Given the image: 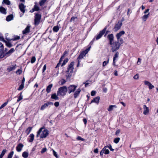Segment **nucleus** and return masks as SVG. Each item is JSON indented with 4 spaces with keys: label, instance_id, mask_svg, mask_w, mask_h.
<instances>
[{
    "label": "nucleus",
    "instance_id": "nucleus-1",
    "mask_svg": "<svg viewBox=\"0 0 158 158\" xmlns=\"http://www.w3.org/2000/svg\"><path fill=\"white\" fill-rule=\"evenodd\" d=\"M74 61L72 62L68 65L67 69L66 72V78L67 80L70 79L73 72L74 67Z\"/></svg>",
    "mask_w": 158,
    "mask_h": 158
},
{
    "label": "nucleus",
    "instance_id": "nucleus-2",
    "mask_svg": "<svg viewBox=\"0 0 158 158\" xmlns=\"http://www.w3.org/2000/svg\"><path fill=\"white\" fill-rule=\"evenodd\" d=\"M48 135V131L43 127L41 128L38 131L36 137L40 136L41 138H45Z\"/></svg>",
    "mask_w": 158,
    "mask_h": 158
},
{
    "label": "nucleus",
    "instance_id": "nucleus-3",
    "mask_svg": "<svg viewBox=\"0 0 158 158\" xmlns=\"http://www.w3.org/2000/svg\"><path fill=\"white\" fill-rule=\"evenodd\" d=\"M110 44L111 45V50L112 52H114L118 50L121 45V44H120L118 40L117 41L113 42L111 44Z\"/></svg>",
    "mask_w": 158,
    "mask_h": 158
},
{
    "label": "nucleus",
    "instance_id": "nucleus-4",
    "mask_svg": "<svg viewBox=\"0 0 158 158\" xmlns=\"http://www.w3.org/2000/svg\"><path fill=\"white\" fill-rule=\"evenodd\" d=\"M67 92V87L66 86H63L60 87L57 92V95L64 96Z\"/></svg>",
    "mask_w": 158,
    "mask_h": 158
},
{
    "label": "nucleus",
    "instance_id": "nucleus-5",
    "mask_svg": "<svg viewBox=\"0 0 158 158\" xmlns=\"http://www.w3.org/2000/svg\"><path fill=\"white\" fill-rule=\"evenodd\" d=\"M91 48V46L89 47L87 49L84 51H82L81 52L77 58V60H81L83 59L86 55L88 53L90 50Z\"/></svg>",
    "mask_w": 158,
    "mask_h": 158
},
{
    "label": "nucleus",
    "instance_id": "nucleus-6",
    "mask_svg": "<svg viewBox=\"0 0 158 158\" xmlns=\"http://www.w3.org/2000/svg\"><path fill=\"white\" fill-rule=\"evenodd\" d=\"M106 29V27H105L102 30L100 31L99 33L97 34L95 37L96 40H98L102 36V35L105 33Z\"/></svg>",
    "mask_w": 158,
    "mask_h": 158
},
{
    "label": "nucleus",
    "instance_id": "nucleus-7",
    "mask_svg": "<svg viewBox=\"0 0 158 158\" xmlns=\"http://www.w3.org/2000/svg\"><path fill=\"white\" fill-rule=\"evenodd\" d=\"M77 86L75 85H71L67 87V92L70 94L72 92H74L76 90Z\"/></svg>",
    "mask_w": 158,
    "mask_h": 158
},
{
    "label": "nucleus",
    "instance_id": "nucleus-8",
    "mask_svg": "<svg viewBox=\"0 0 158 158\" xmlns=\"http://www.w3.org/2000/svg\"><path fill=\"white\" fill-rule=\"evenodd\" d=\"M41 18V15L39 14H36L35 17V24L38 25L40 23Z\"/></svg>",
    "mask_w": 158,
    "mask_h": 158
},
{
    "label": "nucleus",
    "instance_id": "nucleus-9",
    "mask_svg": "<svg viewBox=\"0 0 158 158\" xmlns=\"http://www.w3.org/2000/svg\"><path fill=\"white\" fill-rule=\"evenodd\" d=\"M122 25V23L120 21H118V23L116 24L115 26L114 27L115 31H117L121 27Z\"/></svg>",
    "mask_w": 158,
    "mask_h": 158
},
{
    "label": "nucleus",
    "instance_id": "nucleus-10",
    "mask_svg": "<svg viewBox=\"0 0 158 158\" xmlns=\"http://www.w3.org/2000/svg\"><path fill=\"white\" fill-rule=\"evenodd\" d=\"M119 56V52H116L114 56L113 59V64L114 66H115V63H116V60L118 58Z\"/></svg>",
    "mask_w": 158,
    "mask_h": 158
},
{
    "label": "nucleus",
    "instance_id": "nucleus-11",
    "mask_svg": "<svg viewBox=\"0 0 158 158\" xmlns=\"http://www.w3.org/2000/svg\"><path fill=\"white\" fill-rule=\"evenodd\" d=\"M19 7L20 11L24 14L25 11V9L26 7V6H24V4L23 3H21L19 4Z\"/></svg>",
    "mask_w": 158,
    "mask_h": 158
},
{
    "label": "nucleus",
    "instance_id": "nucleus-12",
    "mask_svg": "<svg viewBox=\"0 0 158 158\" xmlns=\"http://www.w3.org/2000/svg\"><path fill=\"white\" fill-rule=\"evenodd\" d=\"M107 38L108 39L109 41V44H111L113 42L114 39V35L112 34H109L107 35Z\"/></svg>",
    "mask_w": 158,
    "mask_h": 158
},
{
    "label": "nucleus",
    "instance_id": "nucleus-13",
    "mask_svg": "<svg viewBox=\"0 0 158 158\" xmlns=\"http://www.w3.org/2000/svg\"><path fill=\"white\" fill-rule=\"evenodd\" d=\"M81 91V89L80 88H79L77 89V90L74 92L73 94V96L74 98H76L79 96Z\"/></svg>",
    "mask_w": 158,
    "mask_h": 158
},
{
    "label": "nucleus",
    "instance_id": "nucleus-14",
    "mask_svg": "<svg viewBox=\"0 0 158 158\" xmlns=\"http://www.w3.org/2000/svg\"><path fill=\"white\" fill-rule=\"evenodd\" d=\"M23 145L21 143H19L17 146L16 149L17 151L18 152H20L23 147Z\"/></svg>",
    "mask_w": 158,
    "mask_h": 158
},
{
    "label": "nucleus",
    "instance_id": "nucleus-15",
    "mask_svg": "<svg viewBox=\"0 0 158 158\" xmlns=\"http://www.w3.org/2000/svg\"><path fill=\"white\" fill-rule=\"evenodd\" d=\"M124 34L125 32L123 31H121L119 33H118L116 35V37L117 40L118 41V40L120 39V37Z\"/></svg>",
    "mask_w": 158,
    "mask_h": 158
},
{
    "label": "nucleus",
    "instance_id": "nucleus-16",
    "mask_svg": "<svg viewBox=\"0 0 158 158\" xmlns=\"http://www.w3.org/2000/svg\"><path fill=\"white\" fill-rule=\"evenodd\" d=\"M143 108L144 109L143 114L145 115L148 114L149 112L148 108L145 105H144Z\"/></svg>",
    "mask_w": 158,
    "mask_h": 158
},
{
    "label": "nucleus",
    "instance_id": "nucleus-17",
    "mask_svg": "<svg viewBox=\"0 0 158 158\" xmlns=\"http://www.w3.org/2000/svg\"><path fill=\"white\" fill-rule=\"evenodd\" d=\"M100 97L98 96L95 98L92 101H91L90 104L93 102L96 103L97 104L99 103L100 100Z\"/></svg>",
    "mask_w": 158,
    "mask_h": 158
},
{
    "label": "nucleus",
    "instance_id": "nucleus-18",
    "mask_svg": "<svg viewBox=\"0 0 158 158\" xmlns=\"http://www.w3.org/2000/svg\"><path fill=\"white\" fill-rule=\"evenodd\" d=\"M30 26L27 25L25 29V30L23 31V34H25L27 33H28L30 32Z\"/></svg>",
    "mask_w": 158,
    "mask_h": 158
},
{
    "label": "nucleus",
    "instance_id": "nucleus-19",
    "mask_svg": "<svg viewBox=\"0 0 158 158\" xmlns=\"http://www.w3.org/2000/svg\"><path fill=\"white\" fill-rule=\"evenodd\" d=\"M16 64L12 65L7 69V70L9 72L14 70L16 68Z\"/></svg>",
    "mask_w": 158,
    "mask_h": 158
},
{
    "label": "nucleus",
    "instance_id": "nucleus-20",
    "mask_svg": "<svg viewBox=\"0 0 158 158\" xmlns=\"http://www.w3.org/2000/svg\"><path fill=\"white\" fill-rule=\"evenodd\" d=\"M6 55V53H4L3 49V48L1 49L0 50V59L3 58Z\"/></svg>",
    "mask_w": 158,
    "mask_h": 158
},
{
    "label": "nucleus",
    "instance_id": "nucleus-21",
    "mask_svg": "<svg viewBox=\"0 0 158 158\" xmlns=\"http://www.w3.org/2000/svg\"><path fill=\"white\" fill-rule=\"evenodd\" d=\"M49 105V102H48L47 103H45L40 108V110H43L48 107V105Z\"/></svg>",
    "mask_w": 158,
    "mask_h": 158
},
{
    "label": "nucleus",
    "instance_id": "nucleus-22",
    "mask_svg": "<svg viewBox=\"0 0 158 158\" xmlns=\"http://www.w3.org/2000/svg\"><path fill=\"white\" fill-rule=\"evenodd\" d=\"M0 12L4 14H6V9L2 6L0 7Z\"/></svg>",
    "mask_w": 158,
    "mask_h": 158
},
{
    "label": "nucleus",
    "instance_id": "nucleus-23",
    "mask_svg": "<svg viewBox=\"0 0 158 158\" xmlns=\"http://www.w3.org/2000/svg\"><path fill=\"white\" fill-rule=\"evenodd\" d=\"M13 18V16L12 15H10L8 16L6 19L7 21H10L12 20Z\"/></svg>",
    "mask_w": 158,
    "mask_h": 158
},
{
    "label": "nucleus",
    "instance_id": "nucleus-24",
    "mask_svg": "<svg viewBox=\"0 0 158 158\" xmlns=\"http://www.w3.org/2000/svg\"><path fill=\"white\" fill-rule=\"evenodd\" d=\"M64 58V56H62L60 59L59 63L57 64V65L56 67L55 68H56L58 67L59 66L61 65V62L62 61V59Z\"/></svg>",
    "mask_w": 158,
    "mask_h": 158
},
{
    "label": "nucleus",
    "instance_id": "nucleus-25",
    "mask_svg": "<svg viewBox=\"0 0 158 158\" xmlns=\"http://www.w3.org/2000/svg\"><path fill=\"white\" fill-rule=\"evenodd\" d=\"M116 108L117 107V106L115 105H110L108 108L107 109V110L109 111H111L113 109V108Z\"/></svg>",
    "mask_w": 158,
    "mask_h": 158
},
{
    "label": "nucleus",
    "instance_id": "nucleus-26",
    "mask_svg": "<svg viewBox=\"0 0 158 158\" xmlns=\"http://www.w3.org/2000/svg\"><path fill=\"white\" fill-rule=\"evenodd\" d=\"M51 98L52 99H54L55 100H57L59 99V98L56 95V94H54L52 95Z\"/></svg>",
    "mask_w": 158,
    "mask_h": 158
},
{
    "label": "nucleus",
    "instance_id": "nucleus-27",
    "mask_svg": "<svg viewBox=\"0 0 158 158\" xmlns=\"http://www.w3.org/2000/svg\"><path fill=\"white\" fill-rule=\"evenodd\" d=\"M34 135L33 134H31L30 135V139L29 140L30 142H32L34 139Z\"/></svg>",
    "mask_w": 158,
    "mask_h": 158
},
{
    "label": "nucleus",
    "instance_id": "nucleus-28",
    "mask_svg": "<svg viewBox=\"0 0 158 158\" xmlns=\"http://www.w3.org/2000/svg\"><path fill=\"white\" fill-rule=\"evenodd\" d=\"M66 82V81L64 79H61L59 82V84L60 85H64Z\"/></svg>",
    "mask_w": 158,
    "mask_h": 158
},
{
    "label": "nucleus",
    "instance_id": "nucleus-29",
    "mask_svg": "<svg viewBox=\"0 0 158 158\" xmlns=\"http://www.w3.org/2000/svg\"><path fill=\"white\" fill-rule=\"evenodd\" d=\"M149 13H148V14L144 15L142 17V19L144 21L146 20L149 16Z\"/></svg>",
    "mask_w": 158,
    "mask_h": 158
},
{
    "label": "nucleus",
    "instance_id": "nucleus-30",
    "mask_svg": "<svg viewBox=\"0 0 158 158\" xmlns=\"http://www.w3.org/2000/svg\"><path fill=\"white\" fill-rule=\"evenodd\" d=\"M22 156L24 158H27L28 157V153L26 152H23Z\"/></svg>",
    "mask_w": 158,
    "mask_h": 158
},
{
    "label": "nucleus",
    "instance_id": "nucleus-31",
    "mask_svg": "<svg viewBox=\"0 0 158 158\" xmlns=\"http://www.w3.org/2000/svg\"><path fill=\"white\" fill-rule=\"evenodd\" d=\"M32 128L31 127H29L26 130L25 132L27 135H28L30 133L32 130Z\"/></svg>",
    "mask_w": 158,
    "mask_h": 158
},
{
    "label": "nucleus",
    "instance_id": "nucleus-32",
    "mask_svg": "<svg viewBox=\"0 0 158 158\" xmlns=\"http://www.w3.org/2000/svg\"><path fill=\"white\" fill-rule=\"evenodd\" d=\"M59 27L57 26H54L53 29V30L54 32H57L59 30Z\"/></svg>",
    "mask_w": 158,
    "mask_h": 158
},
{
    "label": "nucleus",
    "instance_id": "nucleus-33",
    "mask_svg": "<svg viewBox=\"0 0 158 158\" xmlns=\"http://www.w3.org/2000/svg\"><path fill=\"white\" fill-rule=\"evenodd\" d=\"M109 58H108L107 60L106 61H104L103 62L102 64V66L103 67H104L106 66L109 63Z\"/></svg>",
    "mask_w": 158,
    "mask_h": 158
},
{
    "label": "nucleus",
    "instance_id": "nucleus-34",
    "mask_svg": "<svg viewBox=\"0 0 158 158\" xmlns=\"http://www.w3.org/2000/svg\"><path fill=\"white\" fill-rule=\"evenodd\" d=\"M15 50L13 48H11L8 52L6 53V55L9 54H10L14 52Z\"/></svg>",
    "mask_w": 158,
    "mask_h": 158
},
{
    "label": "nucleus",
    "instance_id": "nucleus-35",
    "mask_svg": "<svg viewBox=\"0 0 158 158\" xmlns=\"http://www.w3.org/2000/svg\"><path fill=\"white\" fill-rule=\"evenodd\" d=\"M20 96H19L17 100V102H19L20 100H21L23 99V96H22V93H20L19 94Z\"/></svg>",
    "mask_w": 158,
    "mask_h": 158
},
{
    "label": "nucleus",
    "instance_id": "nucleus-36",
    "mask_svg": "<svg viewBox=\"0 0 158 158\" xmlns=\"http://www.w3.org/2000/svg\"><path fill=\"white\" fill-rule=\"evenodd\" d=\"M3 2L7 5H10V2L9 0H3L2 3Z\"/></svg>",
    "mask_w": 158,
    "mask_h": 158
},
{
    "label": "nucleus",
    "instance_id": "nucleus-37",
    "mask_svg": "<svg viewBox=\"0 0 158 158\" xmlns=\"http://www.w3.org/2000/svg\"><path fill=\"white\" fill-rule=\"evenodd\" d=\"M14 152H10L8 155L7 158H12L14 154Z\"/></svg>",
    "mask_w": 158,
    "mask_h": 158
},
{
    "label": "nucleus",
    "instance_id": "nucleus-38",
    "mask_svg": "<svg viewBox=\"0 0 158 158\" xmlns=\"http://www.w3.org/2000/svg\"><path fill=\"white\" fill-rule=\"evenodd\" d=\"M68 58H66L63 61V63L62 64L61 66L62 67L63 66L65 65V64L68 62Z\"/></svg>",
    "mask_w": 158,
    "mask_h": 158
},
{
    "label": "nucleus",
    "instance_id": "nucleus-39",
    "mask_svg": "<svg viewBox=\"0 0 158 158\" xmlns=\"http://www.w3.org/2000/svg\"><path fill=\"white\" fill-rule=\"evenodd\" d=\"M47 0H42L39 3L40 5V6H42L44 5V3Z\"/></svg>",
    "mask_w": 158,
    "mask_h": 158
},
{
    "label": "nucleus",
    "instance_id": "nucleus-40",
    "mask_svg": "<svg viewBox=\"0 0 158 158\" xmlns=\"http://www.w3.org/2000/svg\"><path fill=\"white\" fill-rule=\"evenodd\" d=\"M120 139L119 137H117L115 138L114 140V142L116 143H117L119 141Z\"/></svg>",
    "mask_w": 158,
    "mask_h": 158
},
{
    "label": "nucleus",
    "instance_id": "nucleus-41",
    "mask_svg": "<svg viewBox=\"0 0 158 158\" xmlns=\"http://www.w3.org/2000/svg\"><path fill=\"white\" fill-rule=\"evenodd\" d=\"M24 86V84H21V85L19 86V88L18 89V90H22Z\"/></svg>",
    "mask_w": 158,
    "mask_h": 158
},
{
    "label": "nucleus",
    "instance_id": "nucleus-42",
    "mask_svg": "<svg viewBox=\"0 0 158 158\" xmlns=\"http://www.w3.org/2000/svg\"><path fill=\"white\" fill-rule=\"evenodd\" d=\"M53 152L54 156L56 157V158H58V156L56 152L52 149H51Z\"/></svg>",
    "mask_w": 158,
    "mask_h": 158
},
{
    "label": "nucleus",
    "instance_id": "nucleus-43",
    "mask_svg": "<svg viewBox=\"0 0 158 158\" xmlns=\"http://www.w3.org/2000/svg\"><path fill=\"white\" fill-rule=\"evenodd\" d=\"M36 60L35 58V56H32L31 58V63H34Z\"/></svg>",
    "mask_w": 158,
    "mask_h": 158
},
{
    "label": "nucleus",
    "instance_id": "nucleus-44",
    "mask_svg": "<svg viewBox=\"0 0 158 158\" xmlns=\"http://www.w3.org/2000/svg\"><path fill=\"white\" fill-rule=\"evenodd\" d=\"M34 9L35 11H38L40 9L38 6L35 4L34 5Z\"/></svg>",
    "mask_w": 158,
    "mask_h": 158
},
{
    "label": "nucleus",
    "instance_id": "nucleus-45",
    "mask_svg": "<svg viewBox=\"0 0 158 158\" xmlns=\"http://www.w3.org/2000/svg\"><path fill=\"white\" fill-rule=\"evenodd\" d=\"M22 73V70L20 69H18L16 71V73L17 74L20 75Z\"/></svg>",
    "mask_w": 158,
    "mask_h": 158
},
{
    "label": "nucleus",
    "instance_id": "nucleus-46",
    "mask_svg": "<svg viewBox=\"0 0 158 158\" xmlns=\"http://www.w3.org/2000/svg\"><path fill=\"white\" fill-rule=\"evenodd\" d=\"M6 151L7 150L6 149L3 150L1 154L0 155L3 156L5 153L6 152Z\"/></svg>",
    "mask_w": 158,
    "mask_h": 158
},
{
    "label": "nucleus",
    "instance_id": "nucleus-47",
    "mask_svg": "<svg viewBox=\"0 0 158 158\" xmlns=\"http://www.w3.org/2000/svg\"><path fill=\"white\" fill-rule=\"evenodd\" d=\"M6 43V45L7 47L9 48H10L12 47V45L9 42H7Z\"/></svg>",
    "mask_w": 158,
    "mask_h": 158
},
{
    "label": "nucleus",
    "instance_id": "nucleus-48",
    "mask_svg": "<svg viewBox=\"0 0 158 158\" xmlns=\"http://www.w3.org/2000/svg\"><path fill=\"white\" fill-rule=\"evenodd\" d=\"M47 151V148H44L42 149L41 152V153H43L45 152H46Z\"/></svg>",
    "mask_w": 158,
    "mask_h": 158
},
{
    "label": "nucleus",
    "instance_id": "nucleus-49",
    "mask_svg": "<svg viewBox=\"0 0 158 158\" xmlns=\"http://www.w3.org/2000/svg\"><path fill=\"white\" fill-rule=\"evenodd\" d=\"M0 40L1 41H3L5 42H6V41L3 38V36L1 35H0Z\"/></svg>",
    "mask_w": 158,
    "mask_h": 158
},
{
    "label": "nucleus",
    "instance_id": "nucleus-50",
    "mask_svg": "<svg viewBox=\"0 0 158 158\" xmlns=\"http://www.w3.org/2000/svg\"><path fill=\"white\" fill-rule=\"evenodd\" d=\"M107 147L109 148L111 151H113L114 150L112 148V146L111 144H109L107 146Z\"/></svg>",
    "mask_w": 158,
    "mask_h": 158
},
{
    "label": "nucleus",
    "instance_id": "nucleus-51",
    "mask_svg": "<svg viewBox=\"0 0 158 158\" xmlns=\"http://www.w3.org/2000/svg\"><path fill=\"white\" fill-rule=\"evenodd\" d=\"M133 78L135 79H138L139 78V76L138 74H136L133 77Z\"/></svg>",
    "mask_w": 158,
    "mask_h": 158
},
{
    "label": "nucleus",
    "instance_id": "nucleus-52",
    "mask_svg": "<svg viewBox=\"0 0 158 158\" xmlns=\"http://www.w3.org/2000/svg\"><path fill=\"white\" fill-rule=\"evenodd\" d=\"M144 83L145 85H147L148 86L151 84V83H150L149 82L146 81H144Z\"/></svg>",
    "mask_w": 158,
    "mask_h": 158
},
{
    "label": "nucleus",
    "instance_id": "nucleus-53",
    "mask_svg": "<svg viewBox=\"0 0 158 158\" xmlns=\"http://www.w3.org/2000/svg\"><path fill=\"white\" fill-rule=\"evenodd\" d=\"M77 139L78 140H80L81 141H84V139L82 138L80 136H78L77 138Z\"/></svg>",
    "mask_w": 158,
    "mask_h": 158
},
{
    "label": "nucleus",
    "instance_id": "nucleus-54",
    "mask_svg": "<svg viewBox=\"0 0 158 158\" xmlns=\"http://www.w3.org/2000/svg\"><path fill=\"white\" fill-rule=\"evenodd\" d=\"M77 17H72L71 18L70 21L71 22L72 21H74L75 20V19H77Z\"/></svg>",
    "mask_w": 158,
    "mask_h": 158
},
{
    "label": "nucleus",
    "instance_id": "nucleus-55",
    "mask_svg": "<svg viewBox=\"0 0 158 158\" xmlns=\"http://www.w3.org/2000/svg\"><path fill=\"white\" fill-rule=\"evenodd\" d=\"M141 59L139 58H138V61L137 62V64L138 65H139L141 63Z\"/></svg>",
    "mask_w": 158,
    "mask_h": 158
},
{
    "label": "nucleus",
    "instance_id": "nucleus-56",
    "mask_svg": "<svg viewBox=\"0 0 158 158\" xmlns=\"http://www.w3.org/2000/svg\"><path fill=\"white\" fill-rule=\"evenodd\" d=\"M96 92L95 91H92L91 93V95L92 96H94L96 94Z\"/></svg>",
    "mask_w": 158,
    "mask_h": 158
},
{
    "label": "nucleus",
    "instance_id": "nucleus-57",
    "mask_svg": "<svg viewBox=\"0 0 158 158\" xmlns=\"http://www.w3.org/2000/svg\"><path fill=\"white\" fill-rule=\"evenodd\" d=\"M20 36H15L14 39V40H18L20 39Z\"/></svg>",
    "mask_w": 158,
    "mask_h": 158
},
{
    "label": "nucleus",
    "instance_id": "nucleus-58",
    "mask_svg": "<svg viewBox=\"0 0 158 158\" xmlns=\"http://www.w3.org/2000/svg\"><path fill=\"white\" fill-rule=\"evenodd\" d=\"M59 103L58 102H56L54 103V105L56 107H58L59 106Z\"/></svg>",
    "mask_w": 158,
    "mask_h": 158
},
{
    "label": "nucleus",
    "instance_id": "nucleus-59",
    "mask_svg": "<svg viewBox=\"0 0 158 158\" xmlns=\"http://www.w3.org/2000/svg\"><path fill=\"white\" fill-rule=\"evenodd\" d=\"M148 87H149V89H152L154 87V86L152 85L151 83V84L149 85L148 86Z\"/></svg>",
    "mask_w": 158,
    "mask_h": 158
},
{
    "label": "nucleus",
    "instance_id": "nucleus-60",
    "mask_svg": "<svg viewBox=\"0 0 158 158\" xmlns=\"http://www.w3.org/2000/svg\"><path fill=\"white\" fill-rule=\"evenodd\" d=\"M46 64H45L44 65L43 69L42 72L43 73L44 72V71L46 70Z\"/></svg>",
    "mask_w": 158,
    "mask_h": 158
},
{
    "label": "nucleus",
    "instance_id": "nucleus-61",
    "mask_svg": "<svg viewBox=\"0 0 158 158\" xmlns=\"http://www.w3.org/2000/svg\"><path fill=\"white\" fill-rule=\"evenodd\" d=\"M7 102H5L3 104H2L1 106V107H2L3 108L5 107L6 106V105L7 104Z\"/></svg>",
    "mask_w": 158,
    "mask_h": 158
},
{
    "label": "nucleus",
    "instance_id": "nucleus-62",
    "mask_svg": "<svg viewBox=\"0 0 158 158\" xmlns=\"http://www.w3.org/2000/svg\"><path fill=\"white\" fill-rule=\"evenodd\" d=\"M120 131V130L119 129L117 130L115 132V135H118Z\"/></svg>",
    "mask_w": 158,
    "mask_h": 158
},
{
    "label": "nucleus",
    "instance_id": "nucleus-63",
    "mask_svg": "<svg viewBox=\"0 0 158 158\" xmlns=\"http://www.w3.org/2000/svg\"><path fill=\"white\" fill-rule=\"evenodd\" d=\"M104 153L105 154H108L109 153V151L108 149H107V150H106L104 151Z\"/></svg>",
    "mask_w": 158,
    "mask_h": 158
},
{
    "label": "nucleus",
    "instance_id": "nucleus-64",
    "mask_svg": "<svg viewBox=\"0 0 158 158\" xmlns=\"http://www.w3.org/2000/svg\"><path fill=\"white\" fill-rule=\"evenodd\" d=\"M68 54V51H65L64 52V53H63L64 55L63 56H64Z\"/></svg>",
    "mask_w": 158,
    "mask_h": 158
}]
</instances>
